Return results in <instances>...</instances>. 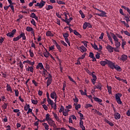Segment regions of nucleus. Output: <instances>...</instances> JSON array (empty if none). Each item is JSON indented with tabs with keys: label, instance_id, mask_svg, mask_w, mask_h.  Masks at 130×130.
Returning a JSON list of instances; mask_svg holds the SVG:
<instances>
[{
	"label": "nucleus",
	"instance_id": "nucleus-39",
	"mask_svg": "<svg viewBox=\"0 0 130 130\" xmlns=\"http://www.w3.org/2000/svg\"><path fill=\"white\" fill-rule=\"evenodd\" d=\"M63 111H64V107H63V106H61L59 110V112L60 113H61V112H63Z\"/></svg>",
	"mask_w": 130,
	"mask_h": 130
},
{
	"label": "nucleus",
	"instance_id": "nucleus-6",
	"mask_svg": "<svg viewBox=\"0 0 130 130\" xmlns=\"http://www.w3.org/2000/svg\"><path fill=\"white\" fill-rule=\"evenodd\" d=\"M77 48L78 49V50H80V51L82 53L86 52V51H87V48H86V47H85L84 46H81L80 47H77Z\"/></svg>",
	"mask_w": 130,
	"mask_h": 130
},
{
	"label": "nucleus",
	"instance_id": "nucleus-13",
	"mask_svg": "<svg viewBox=\"0 0 130 130\" xmlns=\"http://www.w3.org/2000/svg\"><path fill=\"white\" fill-rule=\"evenodd\" d=\"M20 39L22 38L23 40H26V36H25V32H21V34L18 36Z\"/></svg>",
	"mask_w": 130,
	"mask_h": 130
},
{
	"label": "nucleus",
	"instance_id": "nucleus-42",
	"mask_svg": "<svg viewBox=\"0 0 130 130\" xmlns=\"http://www.w3.org/2000/svg\"><path fill=\"white\" fill-rule=\"evenodd\" d=\"M53 9V6L51 5H48V8H46L47 11H50V10H52Z\"/></svg>",
	"mask_w": 130,
	"mask_h": 130
},
{
	"label": "nucleus",
	"instance_id": "nucleus-49",
	"mask_svg": "<svg viewBox=\"0 0 130 130\" xmlns=\"http://www.w3.org/2000/svg\"><path fill=\"white\" fill-rule=\"evenodd\" d=\"M89 107H93V106L90 104H87L85 106V108H86V109Z\"/></svg>",
	"mask_w": 130,
	"mask_h": 130
},
{
	"label": "nucleus",
	"instance_id": "nucleus-60",
	"mask_svg": "<svg viewBox=\"0 0 130 130\" xmlns=\"http://www.w3.org/2000/svg\"><path fill=\"white\" fill-rule=\"evenodd\" d=\"M95 58H97V59H99V58H100V53H96V54L95 55Z\"/></svg>",
	"mask_w": 130,
	"mask_h": 130
},
{
	"label": "nucleus",
	"instance_id": "nucleus-56",
	"mask_svg": "<svg viewBox=\"0 0 130 130\" xmlns=\"http://www.w3.org/2000/svg\"><path fill=\"white\" fill-rule=\"evenodd\" d=\"M43 107L44 108V109H45V110H46L47 111V110H48V107H47V106H46V105L44 104L43 105Z\"/></svg>",
	"mask_w": 130,
	"mask_h": 130
},
{
	"label": "nucleus",
	"instance_id": "nucleus-43",
	"mask_svg": "<svg viewBox=\"0 0 130 130\" xmlns=\"http://www.w3.org/2000/svg\"><path fill=\"white\" fill-rule=\"evenodd\" d=\"M68 78L70 81H71V82H73V83H74L75 85H77V82H76V81H75V80H74V79L72 77H71V76H68Z\"/></svg>",
	"mask_w": 130,
	"mask_h": 130
},
{
	"label": "nucleus",
	"instance_id": "nucleus-57",
	"mask_svg": "<svg viewBox=\"0 0 130 130\" xmlns=\"http://www.w3.org/2000/svg\"><path fill=\"white\" fill-rule=\"evenodd\" d=\"M31 103L32 104L36 105L38 103V101H36L35 100H31Z\"/></svg>",
	"mask_w": 130,
	"mask_h": 130
},
{
	"label": "nucleus",
	"instance_id": "nucleus-50",
	"mask_svg": "<svg viewBox=\"0 0 130 130\" xmlns=\"http://www.w3.org/2000/svg\"><path fill=\"white\" fill-rule=\"evenodd\" d=\"M69 36H70V35H69L68 32L63 34V37H64V38H68Z\"/></svg>",
	"mask_w": 130,
	"mask_h": 130
},
{
	"label": "nucleus",
	"instance_id": "nucleus-29",
	"mask_svg": "<svg viewBox=\"0 0 130 130\" xmlns=\"http://www.w3.org/2000/svg\"><path fill=\"white\" fill-rule=\"evenodd\" d=\"M50 54V52L47 51V50H46V52L44 53V55L45 56V57H49V55Z\"/></svg>",
	"mask_w": 130,
	"mask_h": 130
},
{
	"label": "nucleus",
	"instance_id": "nucleus-32",
	"mask_svg": "<svg viewBox=\"0 0 130 130\" xmlns=\"http://www.w3.org/2000/svg\"><path fill=\"white\" fill-rule=\"evenodd\" d=\"M53 114L56 120H57V121H59V118L58 117V116H57V115L54 113H53Z\"/></svg>",
	"mask_w": 130,
	"mask_h": 130
},
{
	"label": "nucleus",
	"instance_id": "nucleus-23",
	"mask_svg": "<svg viewBox=\"0 0 130 130\" xmlns=\"http://www.w3.org/2000/svg\"><path fill=\"white\" fill-rule=\"evenodd\" d=\"M51 83H52V78H48L47 81V87L50 86Z\"/></svg>",
	"mask_w": 130,
	"mask_h": 130
},
{
	"label": "nucleus",
	"instance_id": "nucleus-7",
	"mask_svg": "<svg viewBox=\"0 0 130 130\" xmlns=\"http://www.w3.org/2000/svg\"><path fill=\"white\" fill-rule=\"evenodd\" d=\"M106 48V49H107L108 51H109V52H110V53L113 52V50L114 49V47L109 45H108Z\"/></svg>",
	"mask_w": 130,
	"mask_h": 130
},
{
	"label": "nucleus",
	"instance_id": "nucleus-55",
	"mask_svg": "<svg viewBox=\"0 0 130 130\" xmlns=\"http://www.w3.org/2000/svg\"><path fill=\"white\" fill-rule=\"evenodd\" d=\"M94 57V54L93 53V52H90L89 53V57H90V58H92Z\"/></svg>",
	"mask_w": 130,
	"mask_h": 130
},
{
	"label": "nucleus",
	"instance_id": "nucleus-47",
	"mask_svg": "<svg viewBox=\"0 0 130 130\" xmlns=\"http://www.w3.org/2000/svg\"><path fill=\"white\" fill-rule=\"evenodd\" d=\"M120 42H118V41L116 42L115 46H116L117 48H118L120 46Z\"/></svg>",
	"mask_w": 130,
	"mask_h": 130
},
{
	"label": "nucleus",
	"instance_id": "nucleus-26",
	"mask_svg": "<svg viewBox=\"0 0 130 130\" xmlns=\"http://www.w3.org/2000/svg\"><path fill=\"white\" fill-rule=\"evenodd\" d=\"M107 37L109 39V40L110 41L111 44H113V41H112V38H111V36H110V35L109 33L107 32Z\"/></svg>",
	"mask_w": 130,
	"mask_h": 130
},
{
	"label": "nucleus",
	"instance_id": "nucleus-34",
	"mask_svg": "<svg viewBox=\"0 0 130 130\" xmlns=\"http://www.w3.org/2000/svg\"><path fill=\"white\" fill-rule=\"evenodd\" d=\"M74 105L75 106V109L76 110H79V109L81 108V104H74Z\"/></svg>",
	"mask_w": 130,
	"mask_h": 130
},
{
	"label": "nucleus",
	"instance_id": "nucleus-30",
	"mask_svg": "<svg viewBox=\"0 0 130 130\" xmlns=\"http://www.w3.org/2000/svg\"><path fill=\"white\" fill-rule=\"evenodd\" d=\"M105 121L107 123H108V124H109V125H110V126H114V124H113V123H112L110 121H109L108 120H106Z\"/></svg>",
	"mask_w": 130,
	"mask_h": 130
},
{
	"label": "nucleus",
	"instance_id": "nucleus-36",
	"mask_svg": "<svg viewBox=\"0 0 130 130\" xmlns=\"http://www.w3.org/2000/svg\"><path fill=\"white\" fill-rule=\"evenodd\" d=\"M88 22H85L83 24V28L84 30H86L87 29V27H88Z\"/></svg>",
	"mask_w": 130,
	"mask_h": 130
},
{
	"label": "nucleus",
	"instance_id": "nucleus-51",
	"mask_svg": "<svg viewBox=\"0 0 130 130\" xmlns=\"http://www.w3.org/2000/svg\"><path fill=\"white\" fill-rule=\"evenodd\" d=\"M14 92L15 93V96H16V97H18L19 96V90L18 89H15L14 90Z\"/></svg>",
	"mask_w": 130,
	"mask_h": 130
},
{
	"label": "nucleus",
	"instance_id": "nucleus-18",
	"mask_svg": "<svg viewBox=\"0 0 130 130\" xmlns=\"http://www.w3.org/2000/svg\"><path fill=\"white\" fill-rule=\"evenodd\" d=\"M46 36L50 37H53L54 35L51 32V31L48 30L46 32Z\"/></svg>",
	"mask_w": 130,
	"mask_h": 130
},
{
	"label": "nucleus",
	"instance_id": "nucleus-59",
	"mask_svg": "<svg viewBox=\"0 0 130 130\" xmlns=\"http://www.w3.org/2000/svg\"><path fill=\"white\" fill-rule=\"evenodd\" d=\"M18 40H20V38L19 37V36H17L16 38H13V41H18Z\"/></svg>",
	"mask_w": 130,
	"mask_h": 130
},
{
	"label": "nucleus",
	"instance_id": "nucleus-31",
	"mask_svg": "<svg viewBox=\"0 0 130 130\" xmlns=\"http://www.w3.org/2000/svg\"><path fill=\"white\" fill-rule=\"evenodd\" d=\"M7 36L8 37H10V38H13L14 37V34H13L12 32H10L6 34Z\"/></svg>",
	"mask_w": 130,
	"mask_h": 130
},
{
	"label": "nucleus",
	"instance_id": "nucleus-15",
	"mask_svg": "<svg viewBox=\"0 0 130 130\" xmlns=\"http://www.w3.org/2000/svg\"><path fill=\"white\" fill-rule=\"evenodd\" d=\"M6 88L8 92H11V93H13V89H12V87H11V85H10V84H7Z\"/></svg>",
	"mask_w": 130,
	"mask_h": 130
},
{
	"label": "nucleus",
	"instance_id": "nucleus-61",
	"mask_svg": "<svg viewBox=\"0 0 130 130\" xmlns=\"http://www.w3.org/2000/svg\"><path fill=\"white\" fill-rule=\"evenodd\" d=\"M60 42L61 44H62L64 46H66V47L68 46V44L66 42H64V41H60Z\"/></svg>",
	"mask_w": 130,
	"mask_h": 130
},
{
	"label": "nucleus",
	"instance_id": "nucleus-22",
	"mask_svg": "<svg viewBox=\"0 0 130 130\" xmlns=\"http://www.w3.org/2000/svg\"><path fill=\"white\" fill-rule=\"evenodd\" d=\"M107 88L109 94H112V87L111 86H109L108 85H107Z\"/></svg>",
	"mask_w": 130,
	"mask_h": 130
},
{
	"label": "nucleus",
	"instance_id": "nucleus-44",
	"mask_svg": "<svg viewBox=\"0 0 130 130\" xmlns=\"http://www.w3.org/2000/svg\"><path fill=\"white\" fill-rule=\"evenodd\" d=\"M125 44H126V42L125 41H123V40H122L121 47L123 49H124V45H125Z\"/></svg>",
	"mask_w": 130,
	"mask_h": 130
},
{
	"label": "nucleus",
	"instance_id": "nucleus-38",
	"mask_svg": "<svg viewBox=\"0 0 130 130\" xmlns=\"http://www.w3.org/2000/svg\"><path fill=\"white\" fill-rule=\"evenodd\" d=\"M30 108V105H26L24 106V109L25 111H27Z\"/></svg>",
	"mask_w": 130,
	"mask_h": 130
},
{
	"label": "nucleus",
	"instance_id": "nucleus-2",
	"mask_svg": "<svg viewBox=\"0 0 130 130\" xmlns=\"http://www.w3.org/2000/svg\"><path fill=\"white\" fill-rule=\"evenodd\" d=\"M115 99L117 103L120 105L122 104V102H121V100L120 99L121 97L122 96V94L120 93H117L115 94Z\"/></svg>",
	"mask_w": 130,
	"mask_h": 130
},
{
	"label": "nucleus",
	"instance_id": "nucleus-62",
	"mask_svg": "<svg viewBox=\"0 0 130 130\" xmlns=\"http://www.w3.org/2000/svg\"><path fill=\"white\" fill-rule=\"evenodd\" d=\"M36 16V14L34 13H32L30 15V18H32V19H34V18Z\"/></svg>",
	"mask_w": 130,
	"mask_h": 130
},
{
	"label": "nucleus",
	"instance_id": "nucleus-27",
	"mask_svg": "<svg viewBox=\"0 0 130 130\" xmlns=\"http://www.w3.org/2000/svg\"><path fill=\"white\" fill-rule=\"evenodd\" d=\"M55 46L56 48L59 50V52H61V48L60 47V46L58 45L57 42H55Z\"/></svg>",
	"mask_w": 130,
	"mask_h": 130
},
{
	"label": "nucleus",
	"instance_id": "nucleus-63",
	"mask_svg": "<svg viewBox=\"0 0 130 130\" xmlns=\"http://www.w3.org/2000/svg\"><path fill=\"white\" fill-rule=\"evenodd\" d=\"M7 107H8V104L4 103L3 105V108L4 109H7Z\"/></svg>",
	"mask_w": 130,
	"mask_h": 130
},
{
	"label": "nucleus",
	"instance_id": "nucleus-10",
	"mask_svg": "<svg viewBox=\"0 0 130 130\" xmlns=\"http://www.w3.org/2000/svg\"><path fill=\"white\" fill-rule=\"evenodd\" d=\"M93 99L94 101H95L96 102H98L99 104H100V105H103V104H102V100L96 97H93Z\"/></svg>",
	"mask_w": 130,
	"mask_h": 130
},
{
	"label": "nucleus",
	"instance_id": "nucleus-64",
	"mask_svg": "<svg viewBox=\"0 0 130 130\" xmlns=\"http://www.w3.org/2000/svg\"><path fill=\"white\" fill-rule=\"evenodd\" d=\"M79 92H80L81 95H86V93L82 89L79 90Z\"/></svg>",
	"mask_w": 130,
	"mask_h": 130
},
{
	"label": "nucleus",
	"instance_id": "nucleus-58",
	"mask_svg": "<svg viewBox=\"0 0 130 130\" xmlns=\"http://www.w3.org/2000/svg\"><path fill=\"white\" fill-rule=\"evenodd\" d=\"M32 84H34L36 87H37V86H38V83H37L36 81L34 80L32 81Z\"/></svg>",
	"mask_w": 130,
	"mask_h": 130
},
{
	"label": "nucleus",
	"instance_id": "nucleus-24",
	"mask_svg": "<svg viewBox=\"0 0 130 130\" xmlns=\"http://www.w3.org/2000/svg\"><path fill=\"white\" fill-rule=\"evenodd\" d=\"M73 33L74 34H75V35H76V36H78L79 38H82V36L81 35V34H80V33L77 31L76 30H74Z\"/></svg>",
	"mask_w": 130,
	"mask_h": 130
},
{
	"label": "nucleus",
	"instance_id": "nucleus-46",
	"mask_svg": "<svg viewBox=\"0 0 130 130\" xmlns=\"http://www.w3.org/2000/svg\"><path fill=\"white\" fill-rule=\"evenodd\" d=\"M30 23L34 25V26H36V22L34 20V19H31V20L30 21Z\"/></svg>",
	"mask_w": 130,
	"mask_h": 130
},
{
	"label": "nucleus",
	"instance_id": "nucleus-17",
	"mask_svg": "<svg viewBox=\"0 0 130 130\" xmlns=\"http://www.w3.org/2000/svg\"><path fill=\"white\" fill-rule=\"evenodd\" d=\"M94 74H95V72H92V73H90V76H91L93 78L92 80H93L94 81H97V76H96V75Z\"/></svg>",
	"mask_w": 130,
	"mask_h": 130
},
{
	"label": "nucleus",
	"instance_id": "nucleus-52",
	"mask_svg": "<svg viewBox=\"0 0 130 130\" xmlns=\"http://www.w3.org/2000/svg\"><path fill=\"white\" fill-rule=\"evenodd\" d=\"M28 68L29 69V71L30 72V73H33L34 71V68H33L32 66H28Z\"/></svg>",
	"mask_w": 130,
	"mask_h": 130
},
{
	"label": "nucleus",
	"instance_id": "nucleus-37",
	"mask_svg": "<svg viewBox=\"0 0 130 130\" xmlns=\"http://www.w3.org/2000/svg\"><path fill=\"white\" fill-rule=\"evenodd\" d=\"M91 46L93 48H94V49H95V50H98V46H97V45H96V44H91Z\"/></svg>",
	"mask_w": 130,
	"mask_h": 130
},
{
	"label": "nucleus",
	"instance_id": "nucleus-14",
	"mask_svg": "<svg viewBox=\"0 0 130 130\" xmlns=\"http://www.w3.org/2000/svg\"><path fill=\"white\" fill-rule=\"evenodd\" d=\"M47 102L49 105L51 106L52 108H53V104H54V102H53V101H52L50 99H48Z\"/></svg>",
	"mask_w": 130,
	"mask_h": 130
},
{
	"label": "nucleus",
	"instance_id": "nucleus-33",
	"mask_svg": "<svg viewBox=\"0 0 130 130\" xmlns=\"http://www.w3.org/2000/svg\"><path fill=\"white\" fill-rule=\"evenodd\" d=\"M26 31H27V32H31V31H33V30H34V29H33V28L29 27V26H27L26 28Z\"/></svg>",
	"mask_w": 130,
	"mask_h": 130
},
{
	"label": "nucleus",
	"instance_id": "nucleus-54",
	"mask_svg": "<svg viewBox=\"0 0 130 130\" xmlns=\"http://www.w3.org/2000/svg\"><path fill=\"white\" fill-rule=\"evenodd\" d=\"M123 32L125 35H127V36H130V33L128 31L124 30Z\"/></svg>",
	"mask_w": 130,
	"mask_h": 130
},
{
	"label": "nucleus",
	"instance_id": "nucleus-5",
	"mask_svg": "<svg viewBox=\"0 0 130 130\" xmlns=\"http://www.w3.org/2000/svg\"><path fill=\"white\" fill-rule=\"evenodd\" d=\"M114 112H115V110L114 109ZM114 117L116 120H118V119H120V117H121V115H120V114L119 113L116 112L114 114Z\"/></svg>",
	"mask_w": 130,
	"mask_h": 130
},
{
	"label": "nucleus",
	"instance_id": "nucleus-40",
	"mask_svg": "<svg viewBox=\"0 0 130 130\" xmlns=\"http://www.w3.org/2000/svg\"><path fill=\"white\" fill-rule=\"evenodd\" d=\"M57 3L58 5H66V2L57 0Z\"/></svg>",
	"mask_w": 130,
	"mask_h": 130
},
{
	"label": "nucleus",
	"instance_id": "nucleus-4",
	"mask_svg": "<svg viewBox=\"0 0 130 130\" xmlns=\"http://www.w3.org/2000/svg\"><path fill=\"white\" fill-rule=\"evenodd\" d=\"M100 12L101 13H96L95 15L96 16H99V17H107V15H106L107 13L105 11L100 10Z\"/></svg>",
	"mask_w": 130,
	"mask_h": 130
},
{
	"label": "nucleus",
	"instance_id": "nucleus-53",
	"mask_svg": "<svg viewBox=\"0 0 130 130\" xmlns=\"http://www.w3.org/2000/svg\"><path fill=\"white\" fill-rule=\"evenodd\" d=\"M78 114L80 115V119L81 120L84 119V118H83L84 117V115H83V114H82L81 113H80L79 112H78Z\"/></svg>",
	"mask_w": 130,
	"mask_h": 130
},
{
	"label": "nucleus",
	"instance_id": "nucleus-19",
	"mask_svg": "<svg viewBox=\"0 0 130 130\" xmlns=\"http://www.w3.org/2000/svg\"><path fill=\"white\" fill-rule=\"evenodd\" d=\"M124 18H125V20L126 21V23H127L128 22H130V19H129L130 16H129V15L127 14L126 15V14H125L124 15Z\"/></svg>",
	"mask_w": 130,
	"mask_h": 130
},
{
	"label": "nucleus",
	"instance_id": "nucleus-28",
	"mask_svg": "<svg viewBox=\"0 0 130 130\" xmlns=\"http://www.w3.org/2000/svg\"><path fill=\"white\" fill-rule=\"evenodd\" d=\"M42 124L43 126H44L45 129L46 130L49 129V125H48L47 123H44Z\"/></svg>",
	"mask_w": 130,
	"mask_h": 130
},
{
	"label": "nucleus",
	"instance_id": "nucleus-35",
	"mask_svg": "<svg viewBox=\"0 0 130 130\" xmlns=\"http://www.w3.org/2000/svg\"><path fill=\"white\" fill-rule=\"evenodd\" d=\"M50 115H49V114H47L46 115V119L45 120H46L47 121H49V120H50Z\"/></svg>",
	"mask_w": 130,
	"mask_h": 130
},
{
	"label": "nucleus",
	"instance_id": "nucleus-9",
	"mask_svg": "<svg viewBox=\"0 0 130 130\" xmlns=\"http://www.w3.org/2000/svg\"><path fill=\"white\" fill-rule=\"evenodd\" d=\"M94 87H95L94 89H99V90H100L101 91V90H102V87H103V85H102V84H101V83L98 82L97 85H95Z\"/></svg>",
	"mask_w": 130,
	"mask_h": 130
},
{
	"label": "nucleus",
	"instance_id": "nucleus-1",
	"mask_svg": "<svg viewBox=\"0 0 130 130\" xmlns=\"http://www.w3.org/2000/svg\"><path fill=\"white\" fill-rule=\"evenodd\" d=\"M100 64H101L102 66V67H105V66H106V64H108V66H109V68H112V61H110V60H108L107 59H106V60L105 61H101L100 62Z\"/></svg>",
	"mask_w": 130,
	"mask_h": 130
},
{
	"label": "nucleus",
	"instance_id": "nucleus-20",
	"mask_svg": "<svg viewBox=\"0 0 130 130\" xmlns=\"http://www.w3.org/2000/svg\"><path fill=\"white\" fill-rule=\"evenodd\" d=\"M48 123L49 124V125L52 126L55 123V122H54L53 120L50 119V120L48 121Z\"/></svg>",
	"mask_w": 130,
	"mask_h": 130
},
{
	"label": "nucleus",
	"instance_id": "nucleus-25",
	"mask_svg": "<svg viewBox=\"0 0 130 130\" xmlns=\"http://www.w3.org/2000/svg\"><path fill=\"white\" fill-rule=\"evenodd\" d=\"M56 95V92L53 91L50 93V97L52 99H54V96Z\"/></svg>",
	"mask_w": 130,
	"mask_h": 130
},
{
	"label": "nucleus",
	"instance_id": "nucleus-41",
	"mask_svg": "<svg viewBox=\"0 0 130 130\" xmlns=\"http://www.w3.org/2000/svg\"><path fill=\"white\" fill-rule=\"evenodd\" d=\"M29 52L30 57H33V56H34V53H33V51H32L31 49H29Z\"/></svg>",
	"mask_w": 130,
	"mask_h": 130
},
{
	"label": "nucleus",
	"instance_id": "nucleus-3",
	"mask_svg": "<svg viewBox=\"0 0 130 130\" xmlns=\"http://www.w3.org/2000/svg\"><path fill=\"white\" fill-rule=\"evenodd\" d=\"M110 69H111V70H114L116 69V71H117V72H121L122 69L120 67H119V66L116 64H114V63L112 62V67H110Z\"/></svg>",
	"mask_w": 130,
	"mask_h": 130
},
{
	"label": "nucleus",
	"instance_id": "nucleus-16",
	"mask_svg": "<svg viewBox=\"0 0 130 130\" xmlns=\"http://www.w3.org/2000/svg\"><path fill=\"white\" fill-rule=\"evenodd\" d=\"M110 34L112 37V38L113 39V40H114V41H115L116 42L118 41V39L117 38V37H116V36H115V35H114V34L112 33V32H110Z\"/></svg>",
	"mask_w": 130,
	"mask_h": 130
},
{
	"label": "nucleus",
	"instance_id": "nucleus-21",
	"mask_svg": "<svg viewBox=\"0 0 130 130\" xmlns=\"http://www.w3.org/2000/svg\"><path fill=\"white\" fill-rule=\"evenodd\" d=\"M39 68H41L40 70H42L44 68V67H43V64H42V62H40L38 64V65L36 67V69H39Z\"/></svg>",
	"mask_w": 130,
	"mask_h": 130
},
{
	"label": "nucleus",
	"instance_id": "nucleus-45",
	"mask_svg": "<svg viewBox=\"0 0 130 130\" xmlns=\"http://www.w3.org/2000/svg\"><path fill=\"white\" fill-rule=\"evenodd\" d=\"M86 54H87V53H84L81 57L78 58V59H84V58H85V56H86Z\"/></svg>",
	"mask_w": 130,
	"mask_h": 130
},
{
	"label": "nucleus",
	"instance_id": "nucleus-48",
	"mask_svg": "<svg viewBox=\"0 0 130 130\" xmlns=\"http://www.w3.org/2000/svg\"><path fill=\"white\" fill-rule=\"evenodd\" d=\"M82 43H83V44H84V46H85V47H88V44H87V43H88V42L86 41H84L82 42Z\"/></svg>",
	"mask_w": 130,
	"mask_h": 130
},
{
	"label": "nucleus",
	"instance_id": "nucleus-11",
	"mask_svg": "<svg viewBox=\"0 0 130 130\" xmlns=\"http://www.w3.org/2000/svg\"><path fill=\"white\" fill-rule=\"evenodd\" d=\"M45 4H46V2L45 1H44L43 0H41L40 3H39V8L42 9L44 6H45Z\"/></svg>",
	"mask_w": 130,
	"mask_h": 130
},
{
	"label": "nucleus",
	"instance_id": "nucleus-8",
	"mask_svg": "<svg viewBox=\"0 0 130 130\" xmlns=\"http://www.w3.org/2000/svg\"><path fill=\"white\" fill-rule=\"evenodd\" d=\"M73 17H70L69 19L67 18V19H62V21H63V22H64L65 23H67V25H71L70 23H71V21H73Z\"/></svg>",
	"mask_w": 130,
	"mask_h": 130
},
{
	"label": "nucleus",
	"instance_id": "nucleus-12",
	"mask_svg": "<svg viewBox=\"0 0 130 130\" xmlns=\"http://www.w3.org/2000/svg\"><path fill=\"white\" fill-rule=\"evenodd\" d=\"M127 59V55L125 54H123L121 55V58H120V60L122 61H125Z\"/></svg>",
	"mask_w": 130,
	"mask_h": 130
}]
</instances>
